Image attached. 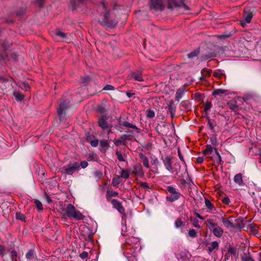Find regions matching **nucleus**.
Wrapping results in <instances>:
<instances>
[{"label":"nucleus","mask_w":261,"mask_h":261,"mask_svg":"<svg viewBox=\"0 0 261 261\" xmlns=\"http://www.w3.org/2000/svg\"><path fill=\"white\" fill-rule=\"evenodd\" d=\"M242 260L244 261H253V259L250 256L246 255L242 257Z\"/></svg>","instance_id":"nucleus-49"},{"label":"nucleus","mask_w":261,"mask_h":261,"mask_svg":"<svg viewBox=\"0 0 261 261\" xmlns=\"http://www.w3.org/2000/svg\"><path fill=\"white\" fill-rule=\"evenodd\" d=\"M57 112L59 116L61 118L68 106V103L65 100L61 99L58 102Z\"/></svg>","instance_id":"nucleus-7"},{"label":"nucleus","mask_w":261,"mask_h":261,"mask_svg":"<svg viewBox=\"0 0 261 261\" xmlns=\"http://www.w3.org/2000/svg\"><path fill=\"white\" fill-rule=\"evenodd\" d=\"M228 252L231 255H235L236 254V249L233 247H230L228 249Z\"/></svg>","instance_id":"nucleus-47"},{"label":"nucleus","mask_w":261,"mask_h":261,"mask_svg":"<svg viewBox=\"0 0 261 261\" xmlns=\"http://www.w3.org/2000/svg\"><path fill=\"white\" fill-rule=\"evenodd\" d=\"M199 53V51L198 49L195 50L193 51H192L189 54H188V57L189 58H193L196 56H197L198 54Z\"/></svg>","instance_id":"nucleus-40"},{"label":"nucleus","mask_w":261,"mask_h":261,"mask_svg":"<svg viewBox=\"0 0 261 261\" xmlns=\"http://www.w3.org/2000/svg\"><path fill=\"white\" fill-rule=\"evenodd\" d=\"M253 15L252 11L250 10V9L246 8L244 10V17L245 20V22L247 23H249L251 21V20L252 18Z\"/></svg>","instance_id":"nucleus-15"},{"label":"nucleus","mask_w":261,"mask_h":261,"mask_svg":"<svg viewBox=\"0 0 261 261\" xmlns=\"http://www.w3.org/2000/svg\"><path fill=\"white\" fill-rule=\"evenodd\" d=\"M122 249L124 256L128 261H137L136 249L134 246H122Z\"/></svg>","instance_id":"nucleus-6"},{"label":"nucleus","mask_w":261,"mask_h":261,"mask_svg":"<svg viewBox=\"0 0 261 261\" xmlns=\"http://www.w3.org/2000/svg\"><path fill=\"white\" fill-rule=\"evenodd\" d=\"M55 35L59 37L61 39L66 40L67 39V34L64 33V32H62V31L60 30H57L55 32Z\"/></svg>","instance_id":"nucleus-24"},{"label":"nucleus","mask_w":261,"mask_h":261,"mask_svg":"<svg viewBox=\"0 0 261 261\" xmlns=\"http://www.w3.org/2000/svg\"><path fill=\"white\" fill-rule=\"evenodd\" d=\"M120 174V175L119 176L120 178H123L126 179L129 177V172L128 170L124 169H121Z\"/></svg>","instance_id":"nucleus-22"},{"label":"nucleus","mask_w":261,"mask_h":261,"mask_svg":"<svg viewBox=\"0 0 261 261\" xmlns=\"http://www.w3.org/2000/svg\"><path fill=\"white\" fill-rule=\"evenodd\" d=\"M100 147L101 149H107L109 147L108 141L107 140H102L100 141Z\"/></svg>","instance_id":"nucleus-31"},{"label":"nucleus","mask_w":261,"mask_h":261,"mask_svg":"<svg viewBox=\"0 0 261 261\" xmlns=\"http://www.w3.org/2000/svg\"><path fill=\"white\" fill-rule=\"evenodd\" d=\"M98 140H94L91 142L90 144L93 147H96L98 144Z\"/></svg>","instance_id":"nucleus-52"},{"label":"nucleus","mask_w":261,"mask_h":261,"mask_svg":"<svg viewBox=\"0 0 261 261\" xmlns=\"http://www.w3.org/2000/svg\"><path fill=\"white\" fill-rule=\"evenodd\" d=\"M12 261H17V253L16 251L12 250L11 252Z\"/></svg>","instance_id":"nucleus-42"},{"label":"nucleus","mask_w":261,"mask_h":261,"mask_svg":"<svg viewBox=\"0 0 261 261\" xmlns=\"http://www.w3.org/2000/svg\"><path fill=\"white\" fill-rule=\"evenodd\" d=\"M204 203L205 206L206 207L207 209V212H210L212 214H216L217 213H218L217 211L216 208L214 206L212 203L207 198H205L204 200Z\"/></svg>","instance_id":"nucleus-12"},{"label":"nucleus","mask_w":261,"mask_h":261,"mask_svg":"<svg viewBox=\"0 0 261 261\" xmlns=\"http://www.w3.org/2000/svg\"><path fill=\"white\" fill-rule=\"evenodd\" d=\"M195 215H196V216L197 218L202 220H204V218L203 217H202L200 214H199L198 213H195Z\"/></svg>","instance_id":"nucleus-62"},{"label":"nucleus","mask_w":261,"mask_h":261,"mask_svg":"<svg viewBox=\"0 0 261 261\" xmlns=\"http://www.w3.org/2000/svg\"><path fill=\"white\" fill-rule=\"evenodd\" d=\"M88 254L87 252L84 251L80 254V256L83 259H86L88 258Z\"/></svg>","instance_id":"nucleus-46"},{"label":"nucleus","mask_w":261,"mask_h":261,"mask_svg":"<svg viewBox=\"0 0 261 261\" xmlns=\"http://www.w3.org/2000/svg\"><path fill=\"white\" fill-rule=\"evenodd\" d=\"M129 136V135H123L122 136H121V138L124 140H126L127 139H128V137Z\"/></svg>","instance_id":"nucleus-63"},{"label":"nucleus","mask_w":261,"mask_h":261,"mask_svg":"<svg viewBox=\"0 0 261 261\" xmlns=\"http://www.w3.org/2000/svg\"><path fill=\"white\" fill-rule=\"evenodd\" d=\"M166 190L168 192L166 199L170 202H172L177 200L182 196L177 189L171 186H168L166 187Z\"/></svg>","instance_id":"nucleus-4"},{"label":"nucleus","mask_w":261,"mask_h":261,"mask_svg":"<svg viewBox=\"0 0 261 261\" xmlns=\"http://www.w3.org/2000/svg\"><path fill=\"white\" fill-rule=\"evenodd\" d=\"M120 177L118 176L113 178L112 181V185L113 186L117 187L120 183Z\"/></svg>","instance_id":"nucleus-32"},{"label":"nucleus","mask_w":261,"mask_h":261,"mask_svg":"<svg viewBox=\"0 0 261 261\" xmlns=\"http://www.w3.org/2000/svg\"><path fill=\"white\" fill-rule=\"evenodd\" d=\"M222 221L224 225L226 227H233V223L229 220V219L223 218L222 219Z\"/></svg>","instance_id":"nucleus-23"},{"label":"nucleus","mask_w":261,"mask_h":261,"mask_svg":"<svg viewBox=\"0 0 261 261\" xmlns=\"http://www.w3.org/2000/svg\"><path fill=\"white\" fill-rule=\"evenodd\" d=\"M188 253V251L184 250V251H181V252L180 254H178L177 255V258L180 259L182 260V261H184L187 259L188 257L187 256Z\"/></svg>","instance_id":"nucleus-26"},{"label":"nucleus","mask_w":261,"mask_h":261,"mask_svg":"<svg viewBox=\"0 0 261 261\" xmlns=\"http://www.w3.org/2000/svg\"><path fill=\"white\" fill-rule=\"evenodd\" d=\"M206 225L211 230L214 235L218 238L222 237L223 233V229L218 225L217 223H214L212 219H208L206 222Z\"/></svg>","instance_id":"nucleus-5"},{"label":"nucleus","mask_w":261,"mask_h":261,"mask_svg":"<svg viewBox=\"0 0 261 261\" xmlns=\"http://www.w3.org/2000/svg\"><path fill=\"white\" fill-rule=\"evenodd\" d=\"M227 105L229 108L232 110L236 111L238 109V106L235 102H228Z\"/></svg>","instance_id":"nucleus-36"},{"label":"nucleus","mask_w":261,"mask_h":261,"mask_svg":"<svg viewBox=\"0 0 261 261\" xmlns=\"http://www.w3.org/2000/svg\"><path fill=\"white\" fill-rule=\"evenodd\" d=\"M184 225V222L180 218H177L174 222V226L175 228H179Z\"/></svg>","instance_id":"nucleus-29"},{"label":"nucleus","mask_w":261,"mask_h":261,"mask_svg":"<svg viewBox=\"0 0 261 261\" xmlns=\"http://www.w3.org/2000/svg\"><path fill=\"white\" fill-rule=\"evenodd\" d=\"M203 161H204V158L203 157H202V156H199L198 158H197V161L198 163H202L203 162Z\"/></svg>","instance_id":"nucleus-59"},{"label":"nucleus","mask_w":261,"mask_h":261,"mask_svg":"<svg viewBox=\"0 0 261 261\" xmlns=\"http://www.w3.org/2000/svg\"><path fill=\"white\" fill-rule=\"evenodd\" d=\"M193 224L195 227L198 228H200V226L199 224V221L196 218L193 219Z\"/></svg>","instance_id":"nucleus-45"},{"label":"nucleus","mask_w":261,"mask_h":261,"mask_svg":"<svg viewBox=\"0 0 261 261\" xmlns=\"http://www.w3.org/2000/svg\"><path fill=\"white\" fill-rule=\"evenodd\" d=\"M36 2L38 4L39 7H42L44 3V0H36Z\"/></svg>","instance_id":"nucleus-60"},{"label":"nucleus","mask_w":261,"mask_h":261,"mask_svg":"<svg viewBox=\"0 0 261 261\" xmlns=\"http://www.w3.org/2000/svg\"><path fill=\"white\" fill-rule=\"evenodd\" d=\"M99 126L103 129H105L108 127V122L104 116L101 117L98 120Z\"/></svg>","instance_id":"nucleus-17"},{"label":"nucleus","mask_w":261,"mask_h":261,"mask_svg":"<svg viewBox=\"0 0 261 261\" xmlns=\"http://www.w3.org/2000/svg\"><path fill=\"white\" fill-rule=\"evenodd\" d=\"M129 79L130 80H135L138 81H143L142 72L141 70H137L135 72H132L129 75Z\"/></svg>","instance_id":"nucleus-10"},{"label":"nucleus","mask_w":261,"mask_h":261,"mask_svg":"<svg viewBox=\"0 0 261 261\" xmlns=\"http://www.w3.org/2000/svg\"><path fill=\"white\" fill-rule=\"evenodd\" d=\"M14 95L17 101H21L24 97V95L20 92H14Z\"/></svg>","instance_id":"nucleus-34"},{"label":"nucleus","mask_w":261,"mask_h":261,"mask_svg":"<svg viewBox=\"0 0 261 261\" xmlns=\"http://www.w3.org/2000/svg\"><path fill=\"white\" fill-rule=\"evenodd\" d=\"M213 147L211 145H207L203 152L205 155H210L213 151Z\"/></svg>","instance_id":"nucleus-30"},{"label":"nucleus","mask_w":261,"mask_h":261,"mask_svg":"<svg viewBox=\"0 0 261 261\" xmlns=\"http://www.w3.org/2000/svg\"><path fill=\"white\" fill-rule=\"evenodd\" d=\"M225 90L221 89H216L213 92L212 95L222 96L225 93Z\"/></svg>","instance_id":"nucleus-33"},{"label":"nucleus","mask_w":261,"mask_h":261,"mask_svg":"<svg viewBox=\"0 0 261 261\" xmlns=\"http://www.w3.org/2000/svg\"><path fill=\"white\" fill-rule=\"evenodd\" d=\"M182 107H185V108L187 110H188L189 109L188 104H182Z\"/></svg>","instance_id":"nucleus-64"},{"label":"nucleus","mask_w":261,"mask_h":261,"mask_svg":"<svg viewBox=\"0 0 261 261\" xmlns=\"http://www.w3.org/2000/svg\"><path fill=\"white\" fill-rule=\"evenodd\" d=\"M66 173L68 175H72L75 171H78L80 168V164L76 162L70 164L65 167Z\"/></svg>","instance_id":"nucleus-8"},{"label":"nucleus","mask_w":261,"mask_h":261,"mask_svg":"<svg viewBox=\"0 0 261 261\" xmlns=\"http://www.w3.org/2000/svg\"><path fill=\"white\" fill-rule=\"evenodd\" d=\"M212 107V103L210 101L206 102L204 105V111L207 112L209 111Z\"/></svg>","instance_id":"nucleus-44"},{"label":"nucleus","mask_w":261,"mask_h":261,"mask_svg":"<svg viewBox=\"0 0 261 261\" xmlns=\"http://www.w3.org/2000/svg\"><path fill=\"white\" fill-rule=\"evenodd\" d=\"M114 89V87L110 85H107L103 88V90H113Z\"/></svg>","instance_id":"nucleus-50"},{"label":"nucleus","mask_w":261,"mask_h":261,"mask_svg":"<svg viewBox=\"0 0 261 261\" xmlns=\"http://www.w3.org/2000/svg\"><path fill=\"white\" fill-rule=\"evenodd\" d=\"M166 6L165 0H150V9L151 11H162ZM168 9L176 7L183 8L185 10H189V7L184 3V0H167Z\"/></svg>","instance_id":"nucleus-1"},{"label":"nucleus","mask_w":261,"mask_h":261,"mask_svg":"<svg viewBox=\"0 0 261 261\" xmlns=\"http://www.w3.org/2000/svg\"><path fill=\"white\" fill-rule=\"evenodd\" d=\"M189 236L191 238H196L197 236L196 231L194 229H190L188 232Z\"/></svg>","instance_id":"nucleus-39"},{"label":"nucleus","mask_w":261,"mask_h":261,"mask_svg":"<svg viewBox=\"0 0 261 261\" xmlns=\"http://www.w3.org/2000/svg\"><path fill=\"white\" fill-rule=\"evenodd\" d=\"M168 107L171 117H173L175 116L176 108L173 100L169 102Z\"/></svg>","instance_id":"nucleus-16"},{"label":"nucleus","mask_w":261,"mask_h":261,"mask_svg":"<svg viewBox=\"0 0 261 261\" xmlns=\"http://www.w3.org/2000/svg\"><path fill=\"white\" fill-rule=\"evenodd\" d=\"M118 193L117 191H113L111 190H108L107 191L106 197L107 198L117 196Z\"/></svg>","instance_id":"nucleus-27"},{"label":"nucleus","mask_w":261,"mask_h":261,"mask_svg":"<svg viewBox=\"0 0 261 261\" xmlns=\"http://www.w3.org/2000/svg\"><path fill=\"white\" fill-rule=\"evenodd\" d=\"M132 172L135 175L141 176L144 175L143 168L140 164H136L134 166Z\"/></svg>","instance_id":"nucleus-14"},{"label":"nucleus","mask_w":261,"mask_h":261,"mask_svg":"<svg viewBox=\"0 0 261 261\" xmlns=\"http://www.w3.org/2000/svg\"><path fill=\"white\" fill-rule=\"evenodd\" d=\"M219 246V244L217 241H214L211 243L210 246L208 248V250L210 252H212L215 249H217Z\"/></svg>","instance_id":"nucleus-28"},{"label":"nucleus","mask_w":261,"mask_h":261,"mask_svg":"<svg viewBox=\"0 0 261 261\" xmlns=\"http://www.w3.org/2000/svg\"><path fill=\"white\" fill-rule=\"evenodd\" d=\"M141 186L144 188H149V185L147 182H142Z\"/></svg>","instance_id":"nucleus-61"},{"label":"nucleus","mask_w":261,"mask_h":261,"mask_svg":"<svg viewBox=\"0 0 261 261\" xmlns=\"http://www.w3.org/2000/svg\"><path fill=\"white\" fill-rule=\"evenodd\" d=\"M163 162L166 169L171 173H173L171 159L169 156H166L164 159H163Z\"/></svg>","instance_id":"nucleus-13"},{"label":"nucleus","mask_w":261,"mask_h":261,"mask_svg":"<svg viewBox=\"0 0 261 261\" xmlns=\"http://www.w3.org/2000/svg\"><path fill=\"white\" fill-rule=\"evenodd\" d=\"M99 9L104 11L103 18L100 20V24L106 28H114L117 24L118 20L113 11H107L106 3L105 2L100 3Z\"/></svg>","instance_id":"nucleus-2"},{"label":"nucleus","mask_w":261,"mask_h":261,"mask_svg":"<svg viewBox=\"0 0 261 261\" xmlns=\"http://www.w3.org/2000/svg\"><path fill=\"white\" fill-rule=\"evenodd\" d=\"M25 257L29 260H32L35 257L34 251L32 249L29 250V251L26 254Z\"/></svg>","instance_id":"nucleus-25"},{"label":"nucleus","mask_w":261,"mask_h":261,"mask_svg":"<svg viewBox=\"0 0 261 261\" xmlns=\"http://www.w3.org/2000/svg\"><path fill=\"white\" fill-rule=\"evenodd\" d=\"M185 93L184 89H178L176 92L175 100L179 101Z\"/></svg>","instance_id":"nucleus-21"},{"label":"nucleus","mask_w":261,"mask_h":261,"mask_svg":"<svg viewBox=\"0 0 261 261\" xmlns=\"http://www.w3.org/2000/svg\"><path fill=\"white\" fill-rule=\"evenodd\" d=\"M139 157H140V159L141 160L144 167H145L147 168H149L150 166H149V161H148V159L147 158V156H146L143 153H140L139 154Z\"/></svg>","instance_id":"nucleus-18"},{"label":"nucleus","mask_w":261,"mask_h":261,"mask_svg":"<svg viewBox=\"0 0 261 261\" xmlns=\"http://www.w3.org/2000/svg\"><path fill=\"white\" fill-rule=\"evenodd\" d=\"M234 181L236 184L241 186L243 185V181L242 179V175L241 173L237 174L233 178Z\"/></svg>","instance_id":"nucleus-20"},{"label":"nucleus","mask_w":261,"mask_h":261,"mask_svg":"<svg viewBox=\"0 0 261 261\" xmlns=\"http://www.w3.org/2000/svg\"><path fill=\"white\" fill-rule=\"evenodd\" d=\"M22 86H23V87L22 88L24 90H25V91H28L29 90L30 86L28 83H27L25 82H23L22 83Z\"/></svg>","instance_id":"nucleus-53"},{"label":"nucleus","mask_w":261,"mask_h":261,"mask_svg":"<svg viewBox=\"0 0 261 261\" xmlns=\"http://www.w3.org/2000/svg\"><path fill=\"white\" fill-rule=\"evenodd\" d=\"M254 203L258 211L261 213V201L258 202L256 199L254 200Z\"/></svg>","instance_id":"nucleus-43"},{"label":"nucleus","mask_w":261,"mask_h":261,"mask_svg":"<svg viewBox=\"0 0 261 261\" xmlns=\"http://www.w3.org/2000/svg\"><path fill=\"white\" fill-rule=\"evenodd\" d=\"M111 203L113 207L116 208L120 214H125V209L122 205L121 202L117 199H113L111 201Z\"/></svg>","instance_id":"nucleus-9"},{"label":"nucleus","mask_w":261,"mask_h":261,"mask_svg":"<svg viewBox=\"0 0 261 261\" xmlns=\"http://www.w3.org/2000/svg\"><path fill=\"white\" fill-rule=\"evenodd\" d=\"M147 116L149 118H152L154 116V112L153 111L149 110L147 111Z\"/></svg>","instance_id":"nucleus-48"},{"label":"nucleus","mask_w":261,"mask_h":261,"mask_svg":"<svg viewBox=\"0 0 261 261\" xmlns=\"http://www.w3.org/2000/svg\"><path fill=\"white\" fill-rule=\"evenodd\" d=\"M138 242V239L131 237H128L125 239L124 244L122 246H127V247H130V246H134V245H136Z\"/></svg>","instance_id":"nucleus-11"},{"label":"nucleus","mask_w":261,"mask_h":261,"mask_svg":"<svg viewBox=\"0 0 261 261\" xmlns=\"http://www.w3.org/2000/svg\"><path fill=\"white\" fill-rule=\"evenodd\" d=\"M4 252H5V248L3 246L0 245V254L2 256H4Z\"/></svg>","instance_id":"nucleus-58"},{"label":"nucleus","mask_w":261,"mask_h":261,"mask_svg":"<svg viewBox=\"0 0 261 261\" xmlns=\"http://www.w3.org/2000/svg\"><path fill=\"white\" fill-rule=\"evenodd\" d=\"M215 151L216 154L217 155V158L216 159V161L218 164H221L223 162H222V158H221L219 153L218 152V151L216 148L215 149Z\"/></svg>","instance_id":"nucleus-38"},{"label":"nucleus","mask_w":261,"mask_h":261,"mask_svg":"<svg viewBox=\"0 0 261 261\" xmlns=\"http://www.w3.org/2000/svg\"><path fill=\"white\" fill-rule=\"evenodd\" d=\"M119 124L123 126L128 128H132L135 129L137 132H138V128L135 125L132 124L128 122V121H125L121 122H120Z\"/></svg>","instance_id":"nucleus-19"},{"label":"nucleus","mask_w":261,"mask_h":261,"mask_svg":"<svg viewBox=\"0 0 261 261\" xmlns=\"http://www.w3.org/2000/svg\"><path fill=\"white\" fill-rule=\"evenodd\" d=\"M250 228L251 230L254 232L258 231V227L255 225H252Z\"/></svg>","instance_id":"nucleus-55"},{"label":"nucleus","mask_w":261,"mask_h":261,"mask_svg":"<svg viewBox=\"0 0 261 261\" xmlns=\"http://www.w3.org/2000/svg\"><path fill=\"white\" fill-rule=\"evenodd\" d=\"M88 165V163L86 161H82L81 162V166L82 168L84 169L86 168Z\"/></svg>","instance_id":"nucleus-54"},{"label":"nucleus","mask_w":261,"mask_h":261,"mask_svg":"<svg viewBox=\"0 0 261 261\" xmlns=\"http://www.w3.org/2000/svg\"><path fill=\"white\" fill-rule=\"evenodd\" d=\"M222 202L225 204H228L230 202L229 199L228 197H225L222 199Z\"/></svg>","instance_id":"nucleus-51"},{"label":"nucleus","mask_w":261,"mask_h":261,"mask_svg":"<svg viewBox=\"0 0 261 261\" xmlns=\"http://www.w3.org/2000/svg\"><path fill=\"white\" fill-rule=\"evenodd\" d=\"M116 155L117 156V159L119 161H121V162H125V160L124 159L122 154L120 152L116 151Z\"/></svg>","instance_id":"nucleus-37"},{"label":"nucleus","mask_w":261,"mask_h":261,"mask_svg":"<svg viewBox=\"0 0 261 261\" xmlns=\"http://www.w3.org/2000/svg\"><path fill=\"white\" fill-rule=\"evenodd\" d=\"M66 214L69 218L76 220H81L84 218L82 214L80 211L76 210L75 207L70 204H68L66 207Z\"/></svg>","instance_id":"nucleus-3"},{"label":"nucleus","mask_w":261,"mask_h":261,"mask_svg":"<svg viewBox=\"0 0 261 261\" xmlns=\"http://www.w3.org/2000/svg\"><path fill=\"white\" fill-rule=\"evenodd\" d=\"M35 203L38 211H41L43 209L42 203L38 200H35Z\"/></svg>","instance_id":"nucleus-41"},{"label":"nucleus","mask_w":261,"mask_h":261,"mask_svg":"<svg viewBox=\"0 0 261 261\" xmlns=\"http://www.w3.org/2000/svg\"><path fill=\"white\" fill-rule=\"evenodd\" d=\"M213 75L215 77H218L219 79H221L223 76H224V73L223 72L222 70H218L215 71L213 73Z\"/></svg>","instance_id":"nucleus-35"},{"label":"nucleus","mask_w":261,"mask_h":261,"mask_svg":"<svg viewBox=\"0 0 261 261\" xmlns=\"http://www.w3.org/2000/svg\"><path fill=\"white\" fill-rule=\"evenodd\" d=\"M16 218L20 219L21 220H23L24 219V216L20 214H16Z\"/></svg>","instance_id":"nucleus-56"},{"label":"nucleus","mask_w":261,"mask_h":261,"mask_svg":"<svg viewBox=\"0 0 261 261\" xmlns=\"http://www.w3.org/2000/svg\"><path fill=\"white\" fill-rule=\"evenodd\" d=\"M178 156L180 159V160L182 161L183 162L185 163V161H184V156L183 155L181 154V152H180V151L179 149L178 150Z\"/></svg>","instance_id":"nucleus-57"}]
</instances>
